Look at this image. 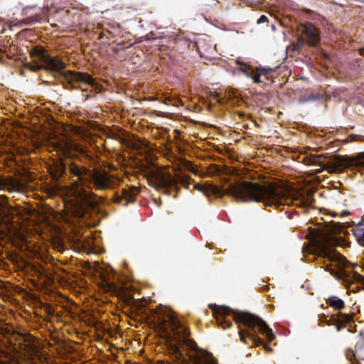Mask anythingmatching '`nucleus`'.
Masks as SVG:
<instances>
[{
	"instance_id": "f257e3e1",
	"label": "nucleus",
	"mask_w": 364,
	"mask_h": 364,
	"mask_svg": "<svg viewBox=\"0 0 364 364\" xmlns=\"http://www.w3.org/2000/svg\"><path fill=\"white\" fill-rule=\"evenodd\" d=\"M157 328L160 336L166 341L169 353L178 364H218L212 354L198 347L189 338V328L172 311L159 318Z\"/></svg>"
},
{
	"instance_id": "f03ea898",
	"label": "nucleus",
	"mask_w": 364,
	"mask_h": 364,
	"mask_svg": "<svg viewBox=\"0 0 364 364\" xmlns=\"http://www.w3.org/2000/svg\"><path fill=\"white\" fill-rule=\"evenodd\" d=\"M68 171L73 177L77 178L71 186L74 200L69 210L72 215L77 218H85L89 210L96 205V195L85 188L106 191L113 189L118 185L115 176L105 170H90L71 161L68 164Z\"/></svg>"
},
{
	"instance_id": "7ed1b4c3",
	"label": "nucleus",
	"mask_w": 364,
	"mask_h": 364,
	"mask_svg": "<svg viewBox=\"0 0 364 364\" xmlns=\"http://www.w3.org/2000/svg\"><path fill=\"white\" fill-rule=\"evenodd\" d=\"M209 308L211 309L218 326L223 329L232 326V322L226 318L228 316H232L237 323L242 324L247 328V329L239 331L242 342L248 344L249 343L247 341V338H248L252 346H258L262 345L268 350H272L271 348L264 344V341L258 336V333L265 335L269 342L273 341L275 338L272 329L260 317L249 312L233 310L225 306L209 304Z\"/></svg>"
},
{
	"instance_id": "20e7f679",
	"label": "nucleus",
	"mask_w": 364,
	"mask_h": 364,
	"mask_svg": "<svg viewBox=\"0 0 364 364\" xmlns=\"http://www.w3.org/2000/svg\"><path fill=\"white\" fill-rule=\"evenodd\" d=\"M210 191L218 198L228 195L243 202H262L265 205L282 204L285 198L284 193L270 183L261 185L246 181L230 183L226 189L211 185Z\"/></svg>"
},
{
	"instance_id": "39448f33",
	"label": "nucleus",
	"mask_w": 364,
	"mask_h": 364,
	"mask_svg": "<svg viewBox=\"0 0 364 364\" xmlns=\"http://www.w3.org/2000/svg\"><path fill=\"white\" fill-rule=\"evenodd\" d=\"M316 255L318 259L320 258L322 260V267L325 271L330 272L336 279L342 280L346 284H353V280L360 285H356V290L353 287L350 291L355 292L364 289V276L356 272L350 273L345 269L350 266L354 268L357 266L356 264L350 263L343 255L323 244L317 245Z\"/></svg>"
},
{
	"instance_id": "423d86ee",
	"label": "nucleus",
	"mask_w": 364,
	"mask_h": 364,
	"mask_svg": "<svg viewBox=\"0 0 364 364\" xmlns=\"http://www.w3.org/2000/svg\"><path fill=\"white\" fill-rule=\"evenodd\" d=\"M29 55L34 62V65H30L29 68L35 72L46 70L62 76V73H64L63 70L67 66L61 59L50 55L41 46L32 47L29 50Z\"/></svg>"
},
{
	"instance_id": "0eeeda50",
	"label": "nucleus",
	"mask_w": 364,
	"mask_h": 364,
	"mask_svg": "<svg viewBox=\"0 0 364 364\" xmlns=\"http://www.w3.org/2000/svg\"><path fill=\"white\" fill-rule=\"evenodd\" d=\"M147 179L149 184L161 191L164 194L171 195V191H179L178 184L181 183L184 185L186 180L179 176H174L169 171L166 169H156L148 173Z\"/></svg>"
},
{
	"instance_id": "6e6552de",
	"label": "nucleus",
	"mask_w": 364,
	"mask_h": 364,
	"mask_svg": "<svg viewBox=\"0 0 364 364\" xmlns=\"http://www.w3.org/2000/svg\"><path fill=\"white\" fill-rule=\"evenodd\" d=\"M363 153L355 156H345L339 154H334L331 156L330 161L324 168L328 173L341 172L343 169L350 167H359L364 166L363 159Z\"/></svg>"
},
{
	"instance_id": "1a4fd4ad",
	"label": "nucleus",
	"mask_w": 364,
	"mask_h": 364,
	"mask_svg": "<svg viewBox=\"0 0 364 364\" xmlns=\"http://www.w3.org/2000/svg\"><path fill=\"white\" fill-rule=\"evenodd\" d=\"M240 70L242 71L247 77H250L253 80L255 83H263L264 80L269 79V75L274 71V69L271 68H253L252 66L244 63H239Z\"/></svg>"
},
{
	"instance_id": "9d476101",
	"label": "nucleus",
	"mask_w": 364,
	"mask_h": 364,
	"mask_svg": "<svg viewBox=\"0 0 364 364\" xmlns=\"http://www.w3.org/2000/svg\"><path fill=\"white\" fill-rule=\"evenodd\" d=\"M139 193V190L136 186L122 188L121 191L114 193L112 201L118 205L127 206L129 204L135 203L136 197Z\"/></svg>"
},
{
	"instance_id": "9b49d317",
	"label": "nucleus",
	"mask_w": 364,
	"mask_h": 364,
	"mask_svg": "<svg viewBox=\"0 0 364 364\" xmlns=\"http://www.w3.org/2000/svg\"><path fill=\"white\" fill-rule=\"evenodd\" d=\"M114 274L112 273H102L100 275L101 285L107 292L117 296H122L125 292V287L122 284L114 281Z\"/></svg>"
},
{
	"instance_id": "f8f14e48",
	"label": "nucleus",
	"mask_w": 364,
	"mask_h": 364,
	"mask_svg": "<svg viewBox=\"0 0 364 364\" xmlns=\"http://www.w3.org/2000/svg\"><path fill=\"white\" fill-rule=\"evenodd\" d=\"M300 30L301 33V36L304 38L309 46L313 47L317 46L320 42L321 36L319 31L313 23L305 22L301 24Z\"/></svg>"
},
{
	"instance_id": "ddd939ff",
	"label": "nucleus",
	"mask_w": 364,
	"mask_h": 364,
	"mask_svg": "<svg viewBox=\"0 0 364 364\" xmlns=\"http://www.w3.org/2000/svg\"><path fill=\"white\" fill-rule=\"evenodd\" d=\"M62 77L67 80L69 84H72L73 82H80L91 86H94L95 85V80L92 75L87 73L65 70L62 73Z\"/></svg>"
},
{
	"instance_id": "4468645a",
	"label": "nucleus",
	"mask_w": 364,
	"mask_h": 364,
	"mask_svg": "<svg viewBox=\"0 0 364 364\" xmlns=\"http://www.w3.org/2000/svg\"><path fill=\"white\" fill-rule=\"evenodd\" d=\"M346 356L350 361L353 359L364 360V331L359 333L354 350L347 351Z\"/></svg>"
},
{
	"instance_id": "2eb2a0df",
	"label": "nucleus",
	"mask_w": 364,
	"mask_h": 364,
	"mask_svg": "<svg viewBox=\"0 0 364 364\" xmlns=\"http://www.w3.org/2000/svg\"><path fill=\"white\" fill-rule=\"evenodd\" d=\"M353 318V317L352 314L338 313V318H334L337 330L341 331L342 328L346 327L347 323H350L348 331L354 333L355 331V328L351 325Z\"/></svg>"
},
{
	"instance_id": "dca6fc26",
	"label": "nucleus",
	"mask_w": 364,
	"mask_h": 364,
	"mask_svg": "<svg viewBox=\"0 0 364 364\" xmlns=\"http://www.w3.org/2000/svg\"><path fill=\"white\" fill-rule=\"evenodd\" d=\"M122 33V31L120 26L117 24L116 26H112L110 29H103V31L99 34L98 39L103 40L106 38L108 41L112 38L119 37Z\"/></svg>"
},
{
	"instance_id": "f3484780",
	"label": "nucleus",
	"mask_w": 364,
	"mask_h": 364,
	"mask_svg": "<svg viewBox=\"0 0 364 364\" xmlns=\"http://www.w3.org/2000/svg\"><path fill=\"white\" fill-rule=\"evenodd\" d=\"M4 188L9 192H19L23 188V183L14 178H9L4 181Z\"/></svg>"
},
{
	"instance_id": "a211bd4d",
	"label": "nucleus",
	"mask_w": 364,
	"mask_h": 364,
	"mask_svg": "<svg viewBox=\"0 0 364 364\" xmlns=\"http://www.w3.org/2000/svg\"><path fill=\"white\" fill-rule=\"evenodd\" d=\"M326 304L336 310H341L345 307L344 301L336 296H330Z\"/></svg>"
},
{
	"instance_id": "6ab92c4d",
	"label": "nucleus",
	"mask_w": 364,
	"mask_h": 364,
	"mask_svg": "<svg viewBox=\"0 0 364 364\" xmlns=\"http://www.w3.org/2000/svg\"><path fill=\"white\" fill-rule=\"evenodd\" d=\"M123 37L124 35L122 33L112 41V43H116L117 46H120L122 50L130 48L133 45L132 43H129V41L124 40Z\"/></svg>"
},
{
	"instance_id": "aec40b11",
	"label": "nucleus",
	"mask_w": 364,
	"mask_h": 364,
	"mask_svg": "<svg viewBox=\"0 0 364 364\" xmlns=\"http://www.w3.org/2000/svg\"><path fill=\"white\" fill-rule=\"evenodd\" d=\"M322 158H326V156L324 154L311 156V163L320 166L322 169L326 170L324 168H326V164H324V162L321 160Z\"/></svg>"
},
{
	"instance_id": "412c9836",
	"label": "nucleus",
	"mask_w": 364,
	"mask_h": 364,
	"mask_svg": "<svg viewBox=\"0 0 364 364\" xmlns=\"http://www.w3.org/2000/svg\"><path fill=\"white\" fill-rule=\"evenodd\" d=\"M305 42L306 41L304 40V38L301 36H299L297 39V41L294 45V50L300 51L303 48Z\"/></svg>"
},
{
	"instance_id": "4be33fe9",
	"label": "nucleus",
	"mask_w": 364,
	"mask_h": 364,
	"mask_svg": "<svg viewBox=\"0 0 364 364\" xmlns=\"http://www.w3.org/2000/svg\"><path fill=\"white\" fill-rule=\"evenodd\" d=\"M320 98H321L320 95L311 94V95H309L305 100H303L301 102H309V101H314V100H319Z\"/></svg>"
},
{
	"instance_id": "5701e85b",
	"label": "nucleus",
	"mask_w": 364,
	"mask_h": 364,
	"mask_svg": "<svg viewBox=\"0 0 364 364\" xmlns=\"http://www.w3.org/2000/svg\"><path fill=\"white\" fill-rule=\"evenodd\" d=\"M357 240L360 245L364 247V230L363 231L361 235L357 238Z\"/></svg>"
},
{
	"instance_id": "b1692460",
	"label": "nucleus",
	"mask_w": 364,
	"mask_h": 364,
	"mask_svg": "<svg viewBox=\"0 0 364 364\" xmlns=\"http://www.w3.org/2000/svg\"><path fill=\"white\" fill-rule=\"evenodd\" d=\"M268 21V18L265 15H262L257 20V23H263Z\"/></svg>"
},
{
	"instance_id": "393cba45",
	"label": "nucleus",
	"mask_w": 364,
	"mask_h": 364,
	"mask_svg": "<svg viewBox=\"0 0 364 364\" xmlns=\"http://www.w3.org/2000/svg\"><path fill=\"white\" fill-rule=\"evenodd\" d=\"M109 137L115 140H119L120 136L117 133L111 132L109 135Z\"/></svg>"
},
{
	"instance_id": "a878e982",
	"label": "nucleus",
	"mask_w": 364,
	"mask_h": 364,
	"mask_svg": "<svg viewBox=\"0 0 364 364\" xmlns=\"http://www.w3.org/2000/svg\"><path fill=\"white\" fill-rule=\"evenodd\" d=\"M120 46H113L112 48V50L115 53H117L118 52H119L120 50H122V48H119Z\"/></svg>"
},
{
	"instance_id": "bb28decb",
	"label": "nucleus",
	"mask_w": 364,
	"mask_h": 364,
	"mask_svg": "<svg viewBox=\"0 0 364 364\" xmlns=\"http://www.w3.org/2000/svg\"><path fill=\"white\" fill-rule=\"evenodd\" d=\"M328 231L330 232H332V233H336V232L340 231V228H333L329 229Z\"/></svg>"
},
{
	"instance_id": "cd10ccee",
	"label": "nucleus",
	"mask_w": 364,
	"mask_h": 364,
	"mask_svg": "<svg viewBox=\"0 0 364 364\" xmlns=\"http://www.w3.org/2000/svg\"><path fill=\"white\" fill-rule=\"evenodd\" d=\"M349 214H350V212L347 210H344L341 212V216H343V217L348 215Z\"/></svg>"
},
{
	"instance_id": "c85d7f7f",
	"label": "nucleus",
	"mask_w": 364,
	"mask_h": 364,
	"mask_svg": "<svg viewBox=\"0 0 364 364\" xmlns=\"http://www.w3.org/2000/svg\"><path fill=\"white\" fill-rule=\"evenodd\" d=\"M81 154L87 159H91L92 157L90 156H89L85 151H82Z\"/></svg>"
},
{
	"instance_id": "c756f323",
	"label": "nucleus",
	"mask_w": 364,
	"mask_h": 364,
	"mask_svg": "<svg viewBox=\"0 0 364 364\" xmlns=\"http://www.w3.org/2000/svg\"><path fill=\"white\" fill-rule=\"evenodd\" d=\"M47 312H48V314H50V315H53V310H52L51 307H48V308L47 309Z\"/></svg>"
},
{
	"instance_id": "7c9ffc66",
	"label": "nucleus",
	"mask_w": 364,
	"mask_h": 364,
	"mask_svg": "<svg viewBox=\"0 0 364 364\" xmlns=\"http://www.w3.org/2000/svg\"><path fill=\"white\" fill-rule=\"evenodd\" d=\"M323 236H324V233L322 232L321 231H318V232L316 235V237H323Z\"/></svg>"
},
{
	"instance_id": "2f4dec72",
	"label": "nucleus",
	"mask_w": 364,
	"mask_h": 364,
	"mask_svg": "<svg viewBox=\"0 0 364 364\" xmlns=\"http://www.w3.org/2000/svg\"><path fill=\"white\" fill-rule=\"evenodd\" d=\"M82 91L83 92H86L87 90V89H85V88H82V87H80Z\"/></svg>"
},
{
	"instance_id": "473e14b6",
	"label": "nucleus",
	"mask_w": 364,
	"mask_h": 364,
	"mask_svg": "<svg viewBox=\"0 0 364 364\" xmlns=\"http://www.w3.org/2000/svg\"><path fill=\"white\" fill-rule=\"evenodd\" d=\"M349 137L352 138V139H353V140H354V139H355V136H353V135H350Z\"/></svg>"
}]
</instances>
